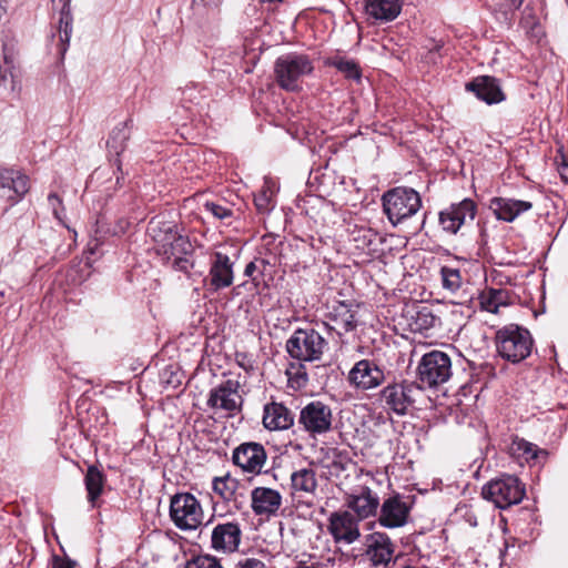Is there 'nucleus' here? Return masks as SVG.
Returning a JSON list of instances; mask_svg holds the SVG:
<instances>
[{"label": "nucleus", "mask_w": 568, "mask_h": 568, "mask_svg": "<svg viewBox=\"0 0 568 568\" xmlns=\"http://www.w3.org/2000/svg\"><path fill=\"white\" fill-rule=\"evenodd\" d=\"M521 24L525 28H534L536 26L535 17L531 13H527V9L524 12V17L521 19Z\"/></svg>", "instance_id": "50"}, {"label": "nucleus", "mask_w": 568, "mask_h": 568, "mask_svg": "<svg viewBox=\"0 0 568 568\" xmlns=\"http://www.w3.org/2000/svg\"><path fill=\"white\" fill-rule=\"evenodd\" d=\"M417 371L418 379L425 387H437L452 376L450 357L444 352L432 351L422 357Z\"/></svg>", "instance_id": "7"}, {"label": "nucleus", "mask_w": 568, "mask_h": 568, "mask_svg": "<svg viewBox=\"0 0 568 568\" xmlns=\"http://www.w3.org/2000/svg\"><path fill=\"white\" fill-rule=\"evenodd\" d=\"M383 211L393 226L415 215L422 207V197L412 187L397 186L382 196Z\"/></svg>", "instance_id": "4"}, {"label": "nucleus", "mask_w": 568, "mask_h": 568, "mask_svg": "<svg viewBox=\"0 0 568 568\" xmlns=\"http://www.w3.org/2000/svg\"><path fill=\"white\" fill-rule=\"evenodd\" d=\"M327 346L326 339L314 328H297L286 341V352L298 362L320 361Z\"/></svg>", "instance_id": "5"}, {"label": "nucleus", "mask_w": 568, "mask_h": 568, "mask_svg": "<svg viewBox=\"0 0 568 568\" xmlns=\"http://www.w3.org/2000/svg\"><path fill=\"white\" fill-rule=\"evenodd\" d=\"M560 175L565 182H568V166L564 165Z\"/></svg>", "instance_id": "55"}, {"label": "nucleus", "mask_w": 568, "mask_h": 568, "mask_svg": "<svg viewBox=\"0 0 568 568\" xmlns=\"http://www.w3.org/2000/svg\"><path fill=\"white\" fill-rule=\"evenodd\" d=\"M507 2L506 7L509 10H517L523 4L524 0H505Z\"/></svg>", "instance_id": "52"}, {"label": "nucleus", "mask_w": 568, "mask_h": 568, "mask_svg": "<svg viewBox=\"0 0 568 568\" xmlns=\"http://www.w3.org/2000/svg\"><path fill=\"white\" fill-rule=\"evenodd\" d=\"M365 555L374 567H387L394 555V545L385 532H373L366 536Z\"/></svg>", "instance_id": "18"}, {"label": "nucleus", "mask_w": 568, "mask_h": 568, "mask_svg": "<svg viewBox=\"0 0 568 568\" xmlns=\"http://www.w3.org/2000/svg\"><path fill=\"white\" fill-rule=\"evenodd\" d=\"M55 0H52L54 2ZM62 3L60 9V19H59V38L61 42V53H65L69 47V42L72 34V22L73 17L71 12L70 0H60Z\"/></svg>", "instance_id": "31"}, {"label": "nucleus", "mask_w": 568, "mask_h": 568, "mask_svg": "<svg viewBox=\"0 0 568 568\" xmlns=\"http://www.w3.org/2000/svg\"><path fill=\"white\" fill-rule=\"evenodd\" d=\"M243 402L240 383L235 379H226L210 390L206 405L212 409L224 410L229 416H234L241 412Z\"/></svg>", "instance_id": "9"}, {"label": "nucleus", "mask_w": 568, "mask_h": 568, "mask_svg": "<svg viewBox=\"0 0 568 568\" xmlns=\"http://www.w3.org/2000/svg\"><path fill=\"white\" fill-rule=\"evenodd\" d=\"M241 541V528L236 523L219 524L212 531V547L216 550L235 551Z\"/></svg>", "instance_id": "25"}, {"label": "nucleus", "mask_w": 568, "mask_h": 568, "mask_svg": "<svg viewBox=\"0 0 568 568\" xmlns=\"http://www.w3.org/2000/svg\"><path fill=\"white\" fill-rule=\"evenodd\" d=\"M485 499L500 509L519 504L526 495L525 485L513 475L491 479L481 489Z\"/></svg>", "instance_id": "6"}, {"label": "nucleus", "mask_w": 568, "mask_h": 568, "mask_svg": "<svg viewBox=\"0 0 568 568\" xmlns=\"http://www.w3.org/2000/svg\"><path fill=\"white\" fill-rule=\"evenodd\" d=\"M415 324L418 331H428L439 324V317L429 307L423 306L416 313Z\"/></svg>", "instance_id": "38"}, {"label": "nucleus", "mask_w": 568, "mask_h": 568, "mask_svg": "<svg viewBox=\"0 0 568 568\" xmlns=\"http://www.w3.org/2000/svg\"><path fill=\"white\" fill-rule=\"evenodd\" d=\"M204 207L207 212L212 213L214 217L223 220L232 215V211L223 205L214 202H206Z\"/></svg>", "instance_id": "43"}, {"label": "nucleus", "mask_w": 568, "mask_h": 568, "mask_svg": "<svg viewBox=\"0 0 568 568\" xmlns=\"http://www.w3.org/2000/svg\"><path fill=\"white\" fill-rule=\"evenodd\" d=\"M333 414L328 405L314 400L300 412L298 424L312 436L322 435L332 429Z\"/></svg>", "instance_id": "10"}, {"label": "nucleus", "mask_w": 568, "mask_h": 568, "mask_svg": "<svg viewBox=\"0 0 568 568\" xmlns=\"http://www.w3.org/2000/svg\"><path fill=\"white\" fill-rule=\"evenodd\" d=\"M235 568H265V564L256 558H244L235 565Z\"/></svg>", "instance_id": "47"}, {"label": "nucleus", "mask_w": 568, "mask_h": 568, "mask_svg": "<svg viewBox=\"0 0 568 568\" xmlns=\"http://www.w3.org/2000/svg\"><path fill=\"white\" fill-rule=\"evenodd\" d=\"M266 450L256 442H245L233 449L232 463L244 473L257 475L266 463Z\"/></svg>", "instance_id": "14"}, {"label": "nucleus", "mask_w": 568, "mask_h": 568, "mask_svg": "<svg viewBox=\"0 0 568 568\" xmlns=\"http://www.w3.org/2000/svg\"><path fill=\"white\" fill-rule=\"evenodd\" d=\"M294 414L282 403L272 402L264 406L263 425L268 430H286L294 425Z\"/></svg>", "instance_id": "24"}, {"label": "nucleus", "mask_w": 568, "mask_h": 568, "mask_svg": "<svg viewBox=\"0 0 568 568\" xmlns=\"http://www.w3.org/2000/svg\"><path fill=\"white\" fill-rule=\"evenodd\" d=\"M148 234L154 242V250L164 261L175 255H190L193 246L186 235H183L178 225L170 221L152 219L149 222Z\"/></svg>", "instance_id": "1"}, {"label": "nucleus", "mask_w": 568, "mask_h": 568, "mask_svg": "<svg viewBox=\"0 0 568 568\" xmlns=\"http://www.w3.org/2000/svg\"><path fill=\"white\" fill-rule=\"evenodd\" d=\"M368 18L379 23L394 21L400 13L403 0H362Z\"/></svg>", "instance_id": "23"}, {"label": "nucleus", "mask_w": 568, "mask_h": 568, "mask_svg": "<svg viewBox=\"0 0 568 568\" xmlns=\"http://www.w3.org/2000/svg\"><path fill=\"white\" fill-rule=\"evenodd\" d=\"M476 210L471 199H464L439 212V224L445 232L456 234L463 224L475 219Z\"/></svg>", "instance_id": "16"}, {"label": "nucleus", "mask_w": 568, "mask_h": 568, "mask_svg": "<svg viewBox=\"0 0 568 568\" xmlns=\"http://www.w3.org/2000/svg\"><path fill=\"white\" fill-rule=\"evenodd\" d=\"M235 359L239 366L242 367L245 372H250L254 368L253 361L246 353L237 352L235 354Z\"/></svg>", "instance_id": "46"}, {"label": "nucleus", "mask_w": 568, "mask_h": 568, "mask_svg": "<svg viewBox=\"0 0 568 568\" xmlns=\"http://www.w3.org/2000/svg\"><path fill=\"white\" fill-rule=\"evenodd\" d=\"M291 488L293 496L297 494L312 495L317 488L315 470L312 468H301L291 475Z\"/></svg>", "instance_id": "29"}, {"label": "nucleus", "mask_w": 568, "mask_h": 568, "mask_svg": "<svg viewBox=\"0 0 568 568\" xmlns=\"http://www.w3.org/2000/svg\"><path fill=\"white\" fill-rule=\"evenodd\" d=\"M13 69L7 67H0V81L6 83L9 79L13 80Z\"/></svg>", "instance_id": "49"}, {"label": "nucleus", "mask_w": 568, "mask_h": 568, "mask_svg": "<svg viewBox=\"0 0 568 568\" xmlns=\"http://www.w3.org/2000/svg\"><path fill=\"white\" fill-rule=\"evenodd\" d=\"M404 496L395 494L386 498L378 510V524L387 529L404 527L409 519L412 503Z\"/></svg>", "instance_id": "11"}, {"label": "nucleus", "mask_w": 568, "mask_h": 568, "mask_svg": "<svg viewBox=\"0 0 568 568\" xmlns=\"http://www.w3.org/2000/svg\"><path fill=\"white\" fill-rule=\"evenodd\" d=\"M282 505V496L276 489L256 487L251 493V507L257 516H272Z\"/></svg>", "instance_id": "22"}, {"label": "nucleus", "mask_w": 568, "mask_h": 568, "mask_svg": "<svg viewBox=\"0 0 568 568\" xmlns=\"http://www.w3.org/2000/svg\"><path fill=\"white\" fill-rule=\"evenodd\" d=\"M452 316H454V317H458V316L463 317V312H462L460 307H458L456 310H453L452 311Z\"/></svg>", "instance_id": "57"}, {"label": "nucleus", "mask_w": 568, "mask_h": 568, "mask_svg": "<svg viewBox=\"0 0 568 568\" xmlns=\"http://www.w3.org/2000/svg\"><path fill=\"white\" fill-rule=\"evenodd\" d=\"M495 341L500 357L513 364L526 359L534 345L530 332L517 324H509L498 329Z\"/></svg>", "instance_id": "3"}, {"label": "nucleus", "mask_w": 568, "mask_h": 568, "mask_svg": "<svg viewBox=\"0 0 568 568\" xmlns=\"http://www.w3.org/2000/svg\"><path fill=\"white\" fill-rule=\"evenodd\" d=\"M48 202L52 209L55 219L62 221V217L64 215V207L62 205L61 197L55 193H50L48 196Z\"/></svg>", "instance_id": "44"}, {"label": "nucleus", "mask_w": 568, "mask_h": 568, "mask_svg": "<svg viewBox=\"0 0 568 568\" xmlns=\"http://www.w3.org/2000/svg\"><path fill=\"white\" fill-rule=\"evenodd\" d=\"M104 483V474L97 466H89L84 477V484L88 491V501L92 507H95L97 500L103 491Z\"/></svg>", "instance_id": "30"}, {"label": "nucleus", "mask_w": 568, "mask_h": 568, "mask_svg": "<svg viewBox=\"0 0 568 568\" xmlns=\"http://www.w3.org/2000/svg\"><path fill=\"white\" fill-rule=\"evenodd\" d=\"M185 568H223L219 560L211 556H199L187 561Z\"/></svg>", "instance_id": "41"}, {"label": "nucleus", "mask_w": 568, "mask_h": 568, "mask_svg": "<svg viewBox=\"0 0 568 568\" xmlns=\"http://www.w3.org/2000/svg\"><path fill=\"white\" fill-rule=\"evenodd\" d=\"M234 263L227 254L215 252L212 255L210 271L204 278V284L210 293H216L230 287L234 280Z\"/></svg>", "instance_id": "13"}, {"label": "nucleus", "mask_w": 568, "mask_h": 568, "mask_svg": "<svg viewBox=\"0 0 568 568\" xmlns=\"http://www.w3.org/2000/svg\"><path fill=\"white\" fill-rule=\"evenodd\" d=\"M511 454L517 457H523L525 460L537 459L539 456L547 457L548 453L545 449H539L536 445L525 440H514L510 447Z\"/></svg>", "instance_id": "34"}, {"label": "nucleus", "mask_w": 568, "mask_h": 568, "mask_svg": "<svg viewBox=\"0 0 568 568\" xmlns=\"http://www.w3.org/2000/svg\"><path fill=\"white\" fill-rule=\"evenodd\" d=\"M327 64L335 67L347 79L359 80L361 78L358 64L353 60H348L342 57H334L327 60Z\"/></svg>", "instance_id": "35"}, {"label": "nucleus", "mask_w": 568, "mask_h": 568, "mask_svg": "<svg viewBox=\"0 0 568 568\" xmlns=\"http://www.w3.org/2000/svg\"><path fill=\"white\" fill-rule=\"evenodd\" d=\"M295 568H324V565L321 562H312L311 565L300 562Z\"/></svg>", "instance_id": "54"}, {"label": "nucleus", "mask_w": 568, "mask_h": 568, "mask_svg": "<svg viewBox=\"0 0 568 568\" xmlns=\"http://www.w3.org/2000/svg\"><path fill=\"white\" fill-rule=\"evenodd\" d=\"M416 390L417 388L412 383H393L381 390L379 397L385 408L402 416L413 406Z\"/></svg>", "instance_id": "12"}, {"label": "nucleus", "mask_w": 568, "mask_h": 568, "mask_svg": "<svg viewBox=\"0 0 568 568\" xmlns=\"http://www.w3.org/2000/svg\"><path fill=\"white\" fill-rule=\"evenodd\" d=\"M170 517L179 529L193 530L202 524L203 513L199 500L184 493L171 498Z\"/></svg>", "instance_id": "8"}, {"label": "nucleus", "mask_w": 568, "mask_h": 568, "mask_svg": "<svg viewBox=\"0 0 568 568\" xmlns=\"http://www.w3.org/2000/svg\"><path fill=\"white\" fill-rule=\"evenodd\" d=\"M347 381L357 389L369 390L383 384L385 374L374 361L361 359L348 372Z\"/></svg>", "instance_id": "17"}, {"label": "nucleus", "mask_w": 568, "mask_h": 568, "mask_svg": "<svg viewBox=\"0 0 568 568\" xmlns=\"http://www.w3.org/2000/svg\"><path fill=\"white\" fill-rule=\"evenodd\" d=\"M443 288L450 293L457 292L462 286V275L458 268L443 266L440 268Z\"/></svg>", "instance_id": "36"}, {"label": "nucleus", "mask_w": 568, "mask_h": 568, "mask_svg": "<svg viewBox=\"0 0 568 568\" xmlns=\"http://www.w3.org/2000/svg\"><path fill=\"white\" fill-rule=\"evenodd\" d=\"M206 98L207 89L201 83L189 82L181 89V103L187 110L201 106Z\"/></svg>", "instance_id": "32"}, {"label": "nucleus", "mask_w": 568, "mask_h": 568, "mask_svg": "<svg viewBox=\"0 0 568 568\" xmlns=\"http://www.w3.org/2000/svg\"><path fill=\"white\" fill-rule=\"evenodd\" d=\"M532 203L523 200H514L507 197H494L490 200L489 209L500 221L513 222L524 212L529 211Z\"/></svg>", "instance_id": "27"}, {"label": "nucleus", "mask_w": 568, "mask_h": 568, "mask_svg": "<svg viewBox=\"0 0 568 568\" xmlns=\"http://www.w3.org/2000/svg\"><path fill=\"white\" fill-rule=\"evenodd\" d=\"M288 383L293 388L300 389L306 386L308 376L303 364H298L296 367L291 365L287 369Z\"/></svg>", "instance_id": "39"}, {"label": "nucleus", "mask_w": 568, "mask_h": 568, "mask_svg": "<svg viewBox=\"0 0 568 568\" xmlns=\"http://www.w3.org/2000/svg\"><path fill=\"white\" fill-rule=\"evenodd\" d=\"M29 191V178L14 170H3L0 172V196L11 201L19 202Z\"/></svg>", "instance_id": "21"}, {"label": "nucleus", "mask_w": 568, "mask_h": 568, "mask_svg": "<svg viewBox=\"0 0 568 568\" xmlns=\"http://www.w3.org/2000/svg\"><path fill=\"white\" fill-rule=\"evenodd\" d=\"M313 71L312 59L307 54L298 52L280 55L273 67L275 83L286 92L301 91L304 79Z\"/></svg>", "instance_id": "2"}, {"label": "nucleus", "mask_w": 568, "mask_h": 568, "mask_svg": "<svg viewBox=\"0 0 568 568\" xmlns=\"http://www.w3.org/2000/svg\"><path fill=\"white\" fill-rule=\"evenodd\" d=\"M3 65L14 69V50L6 41H2L0 45V67Z\"/></svg>", "instance_id": "42"}, {"label": "nucleus", "mask_w": 568, "mask_h": 568, "mask_svg": "<svg viewBox=\"0 0 568 568\" xmlns=\"http://www.w3.org/2000/svg\"><path fill=\"white\" fill-rule=\"evenodd\" d=\"M272 196L273 191L267 185H264L258 194L254 196V204L260 213H267L274 207Z\"/></svg>", "instance_id": "40"}, {"label": "nucleus", "mask_w": 568, "mask_h": 568, "mask_svg": "<svg viewBox=\"0 0 568 568\" xmlns=\"http://www.w3.org/2000/svg\"><path fill=\"white\" fill-rule=\"evenodd\" d=\"M345 504L361 521L378 514L379 498L369 487L362 486L346 497Z\"/></svg>", "instance_id": "19"}, {"label": "nucleus", "mask_w": 568, "mask_h": 568, "mask_svg": "<svg viewBox=\"0 0 568 568\" xmlns=\"http://www.w3.org/2000/svg\"><path fill=\"white\" fill-rule=\"evenodd\" d=\"M172 266L175 271L186 273L189 268L193 266V263L187 258V255H175L172 256Z\"/></svg>", "instance_id": "45"}, {"label": "nucleus", "mask_w": 568, "mask_h": 568, "mask_svg": "<svg viewBox=\"0 0 568 568\" xmlns=\"http://www.w3.org/2000/svg\"><path fill=\"white\" fill-rule=\"evenodd\" d=\"M467 521L469 523V525L471 527H476L477 526V519L474 515H469L468 518H467Z\"/></svg>", "instance_id": "56"}, {"label": "nucleus", "mask_w": 568, "mask_h": 568, "mask_svg": "<svg viewBox=\"0 0 568 568\" xmlns=\"http://www.w3.org/2000/svg\"><path fill=\"white\" fill-rule=\"evenodd\" d=\"M256 270V265L254 262H250L244 268V275L251 277Z\"/></svg>", "instance_id": "53"}, {"label": "nucleus", "mask_w": 568, "mask_h": 568, "mask_svg": "<svg viewBox=\"0 0 568 568\" xmlns=\"http://www.w3.org/2000/svg\"><path fill=\"white\" fill-rule=\"evenodd\" d=\"M358 524L349 511H334L328 517L327 530L336 544L352 545L361 537Z\"/></svg>", "instance_id": "15"}, {"label": "nucleus", "mask_w": 568, "mask_h": 568, "mask_svg": "<svg viewBox=\"0 0 568 568\" xmlns=\"http://www.w3.org/2000/svg\"><path fill=\"white\" fill-rule=\"evenodd\" d=\"M131 121H124L118 124L108 139L106 145L110 154H114V163L118 166V170H121V161L120 155L126 149V142L130 139V130L129 123Z\"/></svg>", "instance_id": "28"}, {"label": "nucleus", "mask_w": 568, "mask_h": 568, "mask_svg": "<svg viewBox=\"0 0 568 568\" xmlns=\"http://www.w3.org/2000/svg\"><path fill=\"white\" fill-rule=\"evenodd\" d=\"M223 0H200V2L206 7V8H212V9H215L217 8L221 3H222Z\"/></svg>", "instance_id": "51"}, {"label": "nucleus", "mask_w": 568, "mask_h": 568, "mask_svg": "<svg viewBox=\"0 0 568 568\" xmlns=\"http://www.w3.org/2000/svg\"><path fill=\"white\" fill-rule=\"evenodd\" d=\"M237 487V480L230 476L216 477L213 480V490L219 494L224 500H230Z\"/></svg>", "instance_id": "37"}, {"label": "nucleus", "mask_w": 568, "mask_h": 568, "mask_svg": "<svg viewBox=\"0 0 568 568\" xmlns=\"http://www.w3.org/2000/svg\"><path fill=\"white\" fill-rule=\"evenodd\" d=\"M328 320L334 323L332 328L336 329L338 335L354 331L357 327L356 311L353 305L344 301L335 302L328 312Z\"/></svg>", "instance_id": "26"}, {"label": "nucleus", "mask_w": 568, "mask_h": 568, "mask_svg": "<svg viewBox=\"0 0 568 568\" xmlns=\"http://www.w3.org/2000/svg\"><path fill=\"white\" fill-rule=\"evenodd\" d=\"M75 564L68 557L53 556L51 568H74Z\"/></svg>", "instance_id": "48"}, {"label": "nucleus", "mask_w": 568, "mask_h": 568, "mask_svg": "<svg viewBox=\"0 0 568 568\" xmlns=\"http://www.w3.org/2000/svg\"><path fill=\"white\" fill-rule=\"evenodd\" d=\"M465 89L476 95L477 99L487 104L500 103L505 100V94L500 88L499 81L489 75L476 77L467 82Z\"/></svg>", "instance_id": "20"}, {"label": "nucleus", "mask_w": 568, "mask_h": 568, "mask_svg": "<svg viewBox=\"0 0 568 568\" xmlns=\"http://www.w3.org/2000/svg\"><path fill=\"white\" fill-rule=\"evenodd\" d=\"M509 303V292L501 288H489L480 297L481 307L494 314L498 313L500 306H507Z\"/></svg>", "instance_id": "33"}]
</instances>
